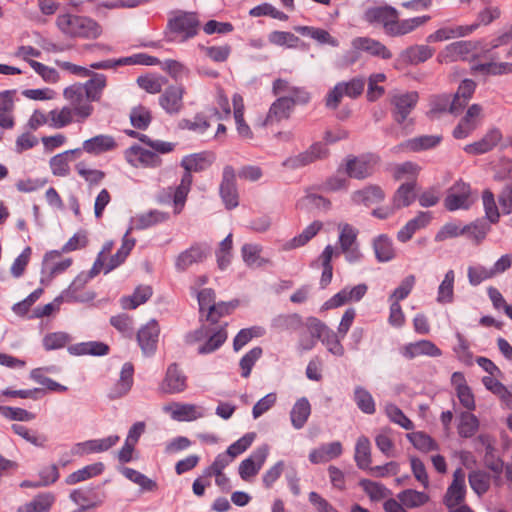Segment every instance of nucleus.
<instances>
[{
	"instance_id": "nucleus-1",
	"label": "nucleus",
	"mask_w": 512,
	"mask_h": 512,
	"mask_svg": "<svg viewBox=\"0 0 512 512\" xmlns=\"http://www.w3.org/2000/svg\"><path fill=\"white\" fill-rule=\"evenodd\" d=\"M56 24L62 33L71 38L94 40L103 31L101 25L96 20L87 16L69 13L58 15Z\"/></svg>"
},
{
	"instance_id": "nucleus-2",
	"label": "nucleus",
	"mask_w": 512,
	"mask_h": 512,
	"mask_svg": "<svg viewBox=\"0 0 512 512\" xmlns=\"http://www.w3.org/2000/svg\"><path fill=\"white\" fill-rule=\"evenodd\" d=\"M345 163H341L337 169L338 173L344 172L349 178L364 180L375 173V167L379 163V156L366 153L359 156L348 155Z\"/></svg>"
},
{
	"instance_id": "nucleus-3",
	"label": "nucleus",
	"mask_w": 512,
	"mask_h": 512,
	"mask_svg": "<svg viewBox=\"0 0 512 512\" xmlns=\"http://www.w3.org/2000/svg\"><path fill=\"white\" fill-rule=\"evenodd\" d=\"M95 298L92 290H63L52 302L34 308V318L48 317L60 309L62 303H87Z\"/></svg>"
},
{
	"instance_id": "nucleus-4",
	"label": "nucleus",
	"mask_w": 512,
	"mask_h": 512,
	"mask_svg": "<svg viewBox=\"0 0 512 512\" xmlns=\"http://www.w3.org/2000/svg\"><path fill=\"white\" fill-rule=\"evenodd\" d=\"M199 27L200 21L195 12L179 11L167 22L169 33L180 35L182 41L195 37L198 34Z\"/></svg>"
},
{
	"instance_id": "nucleus-5",
	"label": "nucleus",
	"mask_w": 512,
	"mask_h": 512,
	"mask_svg": "<svg viewBox=\"0 0 512 512\" xmlns=\"http://www.w3.org/2000/svg\"><path fill=\"white\" fill-rule=\"evenodd\" d=\"M236 177V171L232 165L224 166L219 185V195L227 210H232L239 205V191Z\"/></svg>"
},
{
	"instance_id": "nucleus-6",
	"label": "nucleus",
	"mask_w": 512,
	"mask_h": 512,
	"mask_svg": "<svg viewBox=\"0 0 512 512\" xmlns=\"http://www.w3.org/2000/svg\"><path fill=\"white\" fill-rule=\"evenodd\" d=\"M71 264L72 259H63L59 251L47 252L42 261L40 283L44 286L50 285L51 281L69 268Z\"/></svg>"
},
{
	"instance_id": "nucleus-7",
	"label": "nucleus",
	"mask_w": 512,
	"mask_h": 512,
	"mask_svg": "<svg viewBox=\"0 0 512 512\" xmlns=\"http://www.w3.org/2000/svg\"><path fill=\"white\" fill-rule=\"evenodd\" d=\"M363 19L369 24H381L386 34L392 36L398 11L389 5L370 7L364 12Z\"/></svg>"
},
{
	"instance_id": "nucleus-8",
	"label": "nucleus",
	"mask_w": 512,
	"mask_h": 512,
	"mask_svg": "<svg viewBox=\"0 0 512 512\" xmlns=\"http://www.w3.org/2000/svg\"><path fill=\"white\" fill-rule=\"evenodd\" d=\"M269 455V446L262 444L258 446L246 459L241 461L238 467V473L242 480L250 481L255 477Z\"/></svg>"
},
{
	"instance_id": "nucleus-9",
	"label": "nucleus",
	"mask_w": 512,
	"mask_h": 512,
	"mask_svg": "<svg viewBox=\"0 0 512 512\" xmlns=\"http://www.w3.org/2000/svg\"><path fill=\"white\" fill-rule=\"evenodd\" d=\"M470 196V185L460 179L449 188L448 194L444 199V206L448 211L469 209L473 204V200H470Z\"/></svg>"
},
{
	"instance_id": "nucleus-10",
	"label": "nucleus",
	"mask_w": 512,
	"mask_h": 512,
	"mask_svg": "<svg viewBox=\"0 0 512 512\" xmlns=\"http://www.w3.org/2000/svg\"><path fill=\"white\" fill-rule=\"evenodd\" d=\"M399 353L407 360L420 356L432 358L442 356V350L435 343L427 339L406 343L399 348Z\"/></svg>"
},
{
	"instance_id": "nucleus-11",
	"label": "nucleus",
	"mask_w": 512,
	"mask_h": 512,
	"mask_svg": "<svg viewBox=\"0 0 512 512\" xmlns=\"http://www.w3.org/2000/svg\"><path fill=\"white\" fill-rule=\"evenodd\" d=\"M419 94L416 91L397 95L392 99V116L399 125H404L412 110L416 107Z\"/></svg>"
},
{
	"instance_id": "nucleus-12",
	"label": "nucleus",
	"mask_w": 512,
	"mask_h": 512,
	"mask_svg": "<svg viewBox=\"0 0 512 512\" xmlns=\"http://www.w3.org/2000/svg\"><path fill=\"white\" fill-rule=\"evenodd\" d=\"M466 491L465 473L462 468H457L453 473L452 483L444 496L445 506L450 509L464 503Z\"/></svg>"
},
{
	"instance_id": "nucleus-13",
	"label": "nucleus",
	"mask_w": 512,
	"mask_h": 512,
	"mask_svg": "<svg viewBox=\"0 0 512 512\" xmlns=\"http://www.w3.org/2000/svg\"><path fill=\"white\" fill-rule=\"evenodd\" d=\"M160 328L156 320L152 319L142 326L137 333V342L146 356H152L157 350Z\"/></svg>"
},
{
	"instance_id": "nucleus-14",
	"label": "nucleus",
	"mask_w": 512,
	"mask_h": 512,
	"mask_svg": "<svg viewBox=\"0 0 512 512\" xmlns=\"http://www.w3.org/2000/svg\"><path fill=\"white\" fill-rule=\"evenodd\" d=\"M186 388L187 376L179 368L178 364H170L160 385V390L166 394H178L185 391Z\"/></svg>"
},
{
	"instance_id": "nucleus-15",
	"label": "nucleus",
	"mask_w": 512,
	"mask_h": 512,
	"mask_svg": "<svg viewBox=\"0 0 512 512\" xmlns=\"http://www.w3.org/2000/svg\"><path fill=\"white\" fill-rule=\"evenodd\" d=\"M210 253V247L203 243H194L181 252L176 258L175 266L179 271H185L191 265L203 262Z\"/></svg>"
},
{
	"instance_id": "nucleus-16",
	"label": "nucleus",
	"mask_w": 512,
	"mask_h": 512,
	"mask_svg": "<svg viewBox=\"0 0 512 512\" xmlns=\"http://www.w3.org/2000/svg\"><path fill=\"white\" fill-rule=\"evenodd\" d=\"M124 154L126 161L133 167H138L135 157H137L138 162L144 167L156 168L162 164V159L156 152L145 149L137 144L126 149Z\"/></svg>"
},
{
	"instance_id": "nucleus-17",
	"label": "nucleus",
	"mask_w": 512,
	"mask_h": 512,
	"mask_svg": "<svg viewBox=\"0 0 512 512\" xmlns=\"http://www.w3.org/2000/svg\"><path fill=\"white\" fill-rule=\"evenodd\" d=\"M85 91L81 83H75L64 89V97L74 106V112L81 120L90 117L94 111V107L89 104H81Z\"/></svg>"
},
{
	"instance_id": "nucleus-18",
	"label": "nucleus",
	"mask_w": 512,
	"mask_h": 512,
	"mask_svg": "<svg viewBox=\"0 0 512 512\" xmlns=\"http://www.w3.org/2000/svg\"><path fill=\"white\" fill-rule=\"evenodd\" d=\"M134 366L131 362L123 364L119 380L111 387L108 392V398L110 400H117L126 396L134 383Z\"/></svg>"
},
{
	"instance_id": "nucleus-19",
	"label": "nucleus",
	"mask_w": 512,
	"mask_h": 512,
	"mask_svg": "<svg viewBox=\"0 0 512 512\" xmlns=\"http://www.w3.org/2000/svg\"><path fill=\"white\" fill-rule=\"evenodd\" d=\"M184 92L182 85L168 86L159 97L160 106L170 115L179 113L183 108Z\"/></svg>"
},
{
	"instance_id": "nucleus-20",
	"label": "nucleus",
	"mask_w": 512,
	"mask_h": 512,
	"mask_svg": "<svg viewBox=\"0 0 512 512\" xmlns=\"http://www.w3.org/2000/svg\"><path fill=\"white\" fill-rule=\"evenodd\" d=\"M164 412L179 422H190L204 417V413L194 404L172 403L163 407Z\"/></svg>"
},
{
	"instance_id": "nucleus-21",
	"label": "nucleus",
	"mask_w": 512,
	"mask_h": 512,
	"mask_svg": "<svg viewBox=\"0 0 512 512\" xmlns=\"http://www.w3.org/2000/svg\"><path fill=\"white\" fill-rule=\"evenodd\" d=\"M476 82L472 79H464L461 81V83L458 86L457 92L455 93L449 112L451 114H459L463 111V109L466 107L469 99L472 98L475 89H476Z\"/></svg>"
},
{
	"instance_id": "nucleus-22",
	"label": "nucleus",
	"mask_w": 512,
	"mask_h": 512,
	"mask_svg": "<svg viewBox=\"0 0 512 512\" xmlns=\"http://www.w3.org/2000/svg\"><path fill=\"white\" fill-rule=\"evenodd\" d=\"M292 102L288 100V97H278L270 106L268 113L263 121V125H271L273 123H279L282 120H288L291 117L294 109L291 106Z\"/></svg>"
},
{
	"instance_id": "nucleus-23",
	"label": "nucleus",
	"mask_w": 512,
	"mask_h": 512,
	"mask_svg": "<svg viewBox=\"0 0 512 512\" xmlns=\"http://www.w3.org/2000/svg\"><path fill=\"white\" fill-rule=\"evenodd\" d=\"M351 198L355 204L369 207L382 202L385 199V192L379 185L370 184L354 191Z\"/></svg>"
},
{
	"instance_id": "nucleus-24",
	"label": "nucleus",
	"mask_w": 512,
	"mask_h": 512,
	"mask_svg": "<svg viewBox=\"0 0 512 512\" xmlns=\"http://www.w3.org/2000/svg\"><path fill=\"white\" fill-rule=\"evenodd\" d=\"M118 147V144L111 135H96L83 142V149L86 153L91 155H100L108 151H113Z\"/></svg>"
},
{
	"instance_id": "nucleus-25",
	"label": "nucleus",
	"mask_w": 512,
	"mask_h": 512,
	"mask_svg": "<svg viewBox=\"0 0 512 512\" xmlns=\"http://www.w3.org/2000/svg\"><path fill=\"white\" fill-rule=\"evenodd\" d=\"M34 382L40 387H34V400L42 397L45 393H64L68 388L43 374V369H34Z\"/></svg>"
},
{
	"instance_id": "nucleus-26",
	"label": "nucleus",
	"mask_w": 512,
	"mask_h": 512,
	"mask_svg": "<svg viewBox=\"0 0 512 512\" xmlns=\"http://www.w3.org/2000/svg\"><path fill=\"white\" fill-rule=\"evenodd\" d=\"M343 448L339 441L322 444L309 453V460L313 464L325 463L342 455Z\"/></svg>"
},
{
	"instance_id": "nucleus-27",
	"label": "nucleus",
	"mask_w": 512,
	"mask_h": 512,
	"mask_svg": "<svg viewBox=\"0 0 512 512\" xmlns=\"http://www.w3.org/2000/svg\"><path fill=\"white\" fill-rule=\"evenodd\" d=\"M502 134L498 129L490 130L485 136L471 144L464 147L466 153L472 155H480L491 151L501 141Z\"/></svg>"
},
{
	"instance_id": "nucleus-28",
	"label": "nucleus",
	"mask_w": 512,
	"mask_h": 512,
	"mask_svg": "<svg viewBox=\"0 0 512 512\" xmlns=\"http://www.w3.org/2000/svg\"><path fill=\"white\" fill-rule=\"evenodd\" d=\"M435 49L428 45H412L401 52L400 59L407 65H418L430 59Z\"/></svg>"
},
{
	"instance_id": "nucleus-29",
	"label": "nucleus",
	"mask_w": 512,
	"mask_h": 512,
	"mask_svg": "<svg viewBox=\"0 0 512 512\" xmlns=\"http://www.w3.org/2000/svg\"><path fill=\"white\" fill-rule=\"evenodd\" d=\"M352 46L355 49H360L372 56L380 57L385 60L392 58L391 51L384 44L368 37L355 38L352 41Z\"/></svg>"
},
{
	"instance_id": "nucleus-30",
	"label": "nucleus",
	"mask_w": 512,
	"mask_h": 512,
	"mask_svg": "<svg viewBox=\"0 0 512 512\" xmlns=\"http://www.w3.org/2000/svg\"><path fill=\"white\" fill-rule=\"evenodd\" d=\"M214 154L209 151H203L185 156L180 163L184 170L191 172H202L209 168L214 162Z\"/></svg>"
},
{
	"instance_id": "nucleus-31",
	"label": "nucleus",
	"mask_w": 512,
	"mask_h": 512,
	"mask_svg": "<svg viewBox=\"0 0 512 512\" xmlns=\"http://www.w3.org/2000/svg\"><path fill=\"white\" fill-rule=\"evenodd\" d=\"M311 415V404L306 397L299 398L290 411V421L294 429H302Z\"/></svg>"
},
{
	"instance_id": "nucleus-32",
	"label": "nucleus",
	"mask_w": 512,
	"mask_h": 512,
	"mask_svg": "<svg viewBox=\"0 0 512 512\" xmlns=\"http://www.w3.org/2000/svg\"><path fill=\"white\" fill-rule=\"evenodd\" d=\"M372 246L378 262H389L396 257L393 241L387 234L375 237Z\"/></svg>"
},
{
	"instance_id": "nucleus-33",
	"label": "nucleus",
	"mask_w": 512,
	"mask_h": 512,
	"mask_svg": "<svg viewBox=\"0 0 512 512\" xmlns=\"http://www.w3.org/2000/svg\"><path fill=\"white\" fill-rule=\"evenodd\" d=\"M109 351V346L100 341H87L68 346V352L75 356H105L109 353Z\"/></svg>"
},
{
	"instance_id": "nucleus-34",
	"label": "nucleus",
	"mask_w": 512,
	"mask_h": 512,
	"mask_svg": "<svg viewBox=\"0 0 512 512\" xmlns=\"http://www.w3.org/2000/svg\"><path fill=\"white\" fill-rule=\"evenodd\" d=\"M416 184V179H413L398 187L392 198L394 209L408 207L416 200Z\"/></svg>"
},
{
	"instance_id": "nucleus-35",
	"label": "nucleus",
	"mask_w": 512,
	"mask_h": 512,
	"mask_svg": "<svg viewBox=\"0 0 512 512\" xmlns=\"http://www.w3.org/2000/svg\"><path fill=\"white\" fill-rule=\"evenodd\" d=\"M132 228L130 227L123 236L122 245L117 250V252L112 255L109 259V262L106 265L105 273H108L121 265L130 254L132 249L136 244V240L134 238H129L128 235L131 233Z\"/></svg>"
},
{
	"instance_id": "nucleus-36",
	"label": "nucleus",
	"mask_w": 512,
	"mask_h": 512,
	"mask_svg": "<svg viewBox=\"0 0 512 512\" xmlns=\"http://www.w3.org/2000/svg\"><path fill=\"white\" fill-rule=\"evenodd\" d=\"M303 326V321L300 315L281 314L274 317L271 321V327L277 332H295Z\"/></svg>"
},
{
	"instance_id": "nucleus-37",
	"label": "nucleus",
	"mask_w": 512,
	"mask_h": 512,
	"mask_svg": "<svg viewBox=\"0 0 512 512\" xmlns=\"http://www.w3.org/2000/svg\"><path fill=\"white\" fill-rule=\"evenodd\" d=\"M91 78L83 85L85 96L90 102H98L101 99L102 91L107 85V78L104 74L94 72Z\"/></svg>"
},
{
	"instance_id": "nucleus-38",
	"label": "nucleus",
	"mask_w": 512,
	"mask_h": 512,
	"mask_svg": "<svg viewBox=\"0 0 512 512\" xmlns=\"http://www.w3.org/2000/svg\"><path fill=\"white\" fill-rule=\"evenodd\" d=\"M354 460L361 470H368L372 463L371 443L368 437L360 436L355 445Z\"/></svg>"
},
{
	"instance_id": "nucleus-39",
	"label": "nucleus",
	"mask_w": 512,
	"mask_h": 512,
	"mask_svg": "<svg viewBox=\"0 0 512 512\" xmlns=\"http://www.w3.org/2000/svg\"><path fill=\"white\" fill-rule=\"evenodd\" d=\"M442 141L441 136L435 135H423L419 137H415L413 139H409L399 145L400 148L408 149L413 152H419L423 150H428L436 147Z\"/></svg>"
},
{
	"instance_id": "nucleus-40",
	"label": "nucleus",
	"mask_w": 512,
	"mask_h": 512,
	"mask_svg": "<svg viewBox=\"0 0 512 512\" xmlns=\"http://www.w3.org/2000/svg\"><path fill=\"white\" fill-rule=\"evenodd\" d=\"M119 471L125 478L138 485L142 492H151L157 489L156 481L133 468L123 466Z\"/></svg>"
},
{
	"instance_id": "nucleus-41",
	"label": "nucleus",
	"mask_w": 512,
	"mask_h": 512,
	"mask_svg": "<svg viewBox=\"0 0 512 512\" xmlns=\"http://www.w3.org/2000/svg\"><path fill=\"white\" fill-rule=\"evenodd\" d=\"M104 464L102 462L93 463L90 465H87L70 475L66 478L65 482L68 485H75L79 482L88 480L90 478H93L95 476H98L103 473L104 471Z\"/></svg>"
},
{
	"instance_id": "nucleus-42",
	"label": "nucleus",
	"mask_w": 512,
	"mask_h": 512,
	"mask_svg": "<svg viewBox=\"0 0 512 512\" xmlns=\"http://www.w3.org/2000/svg\"><path fill=\"white\" fill-rule=\"evenodd\" d=\"M397 498L408 509L424 506L430 500L427 493L414 489H405L399 492Z\"/></svg>"
},
{
	"instance_id": "nucleus-43",
	"label": "nucleus",
	"mask_w": 512,
	"mask_h": 512,
	"mask_svg": "<svg viewBox=\"0 0 512 512\" xmlns=\"http://www.w3.org/2000/svg\"><path fill=\"white\" fill-rule=\"evenodd\" d=\"M227 339V331L225 327H221L216 331H210L205 342L198 347V354H210L218 350Z\"/></svg>"
},
{
	"instance_id": "nucleus-44",
	"label": "nucleus",
	"mask_w": 512,
	"mask_h": 512,
	"mask_svg": "<svg viewBox=\"0 0 512 512\" xmlns=\"http://www.w3.org/2000/svg\"><path fill=\"white\" fill-rule=\"evenodd\" d=\"M16 90H6L0 92V126L3 128H11L13 119L10 112L13 109V97Z\"/></svg>"
},
{
	"instance_id": "nucleus-45",
	"label": "nucleus",
	"mask_w": 512,
	"mask_h": 512,
	"mask_svg": "<svg viewBox=\"0 0 512 512\" xmlns=\"http://www.w3.org/2000/svg\"><path fill=\"white\" fill-rule=\"evenodd\" d=\"M359 485L369 496L371 501L383 500L391 494V491L380 482L362 479L360 480Z\"/></svg>"
},
{
	"instance_id": "nucleus-46",
	"label": "nucleus",
	"mask_w": 512,
	"mask_h": 512,
	"mask_svg": "<svg viewBox=\"0 0 512 512\" xmlns=\"http://www.w3.org/2000/svg\"><path fill=\"white\" fill-rule=\"evenodd\" d=\"M354 401L357 407L365 414L371 415L376 411L375 401L371 393L362 386L354 389Z\"/></svg>"
},
{
	"instance_id": "nucleus-47",
	"label": "nucleus",
	"mask_w": 512,
	"mask_h": 512,
	"mask_svg": "<svg viewBox=\"0 0 512 512\" xmlns=\"http://www.w3.org/2000/svg\"><path fill=\"white\" fill-rule=\"evenodd\" d=\"M468 480L471 489L478 495H484L490 488V475L482 470L469 473Z\"/></svg>"
},
{
	"instance_id": "nucleus-48",
	"label": "nucleus",
	"mask_w": 512,
	"mask_h": 512,
	"mask_svg": "<svg viewBox=\"0 0 512 512\" xmlns=\"http://www.w3.org/2000/svg\"><path fill=\"white\" fill-rule=\"evenodd\" d=\"M431 19L430 15H423L419 17H414L410 19H405L402 21H399V18L397 19V24L394 26L393 34L392 36H400L405 35L413 30H415L417 27L425 24Z\"/></svg>"
},
{
	"instance_id": "nucleus-49",
	"label": "nucleus",
	"mask_w": 512,
	"mask_h": 512,
	"mask_svg": "<svg viewBox=\"0 0 512 512\" xmlns=\"http://www.w3.org/2000/svg\"><path fill=\"white\" fill-rule=\"evenodd\" d=\"M233 240L232 234H228L219 244L216 251L217 265L221 270L226 269L232 258Z\"/></svg>"
},
{
	"instance_id": "nucleus-50",
	"label": "nucleus",
	"mask_w": 512,
	"mask_h": 512,
	"mask_svg": "<svg viewBox=\"0 0 512 512\" xmlns=\"http://www.w3.org/2000/svg\"><path fill=\"white\" fill-rule=\"evenodd\" d=\"M72 337L66 332H52L46 334L42 339V345L46 351L57 350L70 343Z\"/></svg>"
},
{
	"instance_id": "nucleus-51",
	"label": "nucleus",
	"mask_w": 512,
	"mask_h": 512,
	"mask_svg": "<svg viewBox=\"0 0 512 512\" xmlns=\"http://www.w3.org/2000/svg\"><path fill=\"white\" fill-rule=\"evenodd\" d=\"M195 292L200 314L206 313V318H211L215 309L214 290H195Z\"/></svg>"
},
{
	"instance_id": "nucleus-52",
	"label": "nucleus",
	"mask_w": 512,
	"mask_h": 512,
	"mask_svg": "<svg viewBox=\"0 0 512 512\" xmlns=\"http://www.w3.org/2000/svg\"><path fill=\"white\" fill-rule=\"evenodd\" d=\"M169 217L170 215L168 212L150 210L145 214H141L137 218L136 228L147 229L151 226L167 221Z\"/></svg>"
},
{
	"instance_id": "nucleus-53",
	"label": "nucleus",
	"mask_w": 512,
	"mask_h": 512,
	"mask_svg": "<svg viewBox=\"0 0 512 512\" xmlns=\"http://www.w3.org/2000/svg\"><path fill=\"white\" fill-rule=\"evenodd\" d=\"M412 445L422 452H429L438 449L437 443L426 433L417 431L407 435Z\"/></svg>"
},
{
	"instance_id": "nucleus-54",
	"label": "nucleus",
	"mask_w": 512,
	"mask_h": 512,
	"mask_svg": "<svg viewBox=\"0 0 512 512\" xmlns=\"http://www.w3.org/2000/svg\"><path fill=\"white\" fill-rule=\"evenodd\" d=\"M151 121V112L146 107L138 105L132 109L130 113V122L134 128L145 130L148 128Z\"/></svg>"
},
{
	"instance_id": "nucleus-55",
	"label": "nucleus",
	"mask_w": 512,
	"mask_h": 512,
	"mask_svg": "<svg viewBox=\"0 0 512 512\" xmlns=\"http://www.w3.org/2000/svg\"><path fill=\"white\" fill-rule=\"evenodd\" d=\"M478 427L479 421L475 415L471 413L461 414L458 424V433L461 437H472L478 430Z\"/></svg>"
},
{
	"instance_id": "nucleus-56",
	"label": "nucleus",
	"mask_w": 512,
	"mask_h": 512,
	"mask_svg": "<svg viewBox=\"0 0 512 512\" xmlns=\"http://www.w3.org/2000/svg\"><path fill=\"white\" fill-rule=\"evenodd\" d=\"M152 296V290H134L129 296H123L120 299L121 307L125 310L136 309L145 303Z\"/></svg>"
},
{
	"instance_id": "nucleus-57",
	"label": "nucleus",
	"mask_w": 512,
	"mask_h": 512,
	"mask_svg": "<svg viewBox=\"0 0 512 512\" xmlns=\"http://www.w3.org/2000/svg\"><path fill=\"white\" fill-rule=\"evenodd\" d=\"M387 417L394 423L398 424L406 430L414 428L413 422L403 413V411L395 404L388 403L385 406Z\"/></svg>"
},
{
	"instance_id": "nucleus-58",
	"label": "nucleus",
	"mask_w": 512,
	"mask_h": 512,
	"mask_svg": "<svg viewBox=\"0 0 512 512\" xmlns=\"http://www.w3.org/2000/svg\"><path fill=\"white\" fill-rule=\"evenodd\" d=\"M262 348L257 346L249 350L241 359L239 362V366L241 368V376L244 378H247L251 374V370L255 363L260 359L262 356Z\"/></svg>"
},
{
	"instance_id": "nucleus-59",
	"label": "nucleus",
	"mask_w": 512,
	"mask_h": 512,
	"mask_svg": "<svg viewBox=\"0 0 512 512\" xmlns=\"http://www.w3.org/2000/svg\"><path fill=\"white\" fill-rule=\"evenodd\" d=\"M319 340L322 341L331 354L339 357L344 355V347L342 346L337 333L329 327L325 330Z\"/></svg>"
},
{
	"instance_id": "nucleus-60",
	"label": "nucleus",
	"mask_w": 512,
	"mask_h": 512,
	"mask_svg": "<svg viewBox=\"0 0 512 512\" xmlns=\"http://www.w3.org/2000/svg\"><path fill=\"white\" fill-rule=\"evenodd\" d=\"M249 15L252 17H261V16H270L274 19H278L281 21H287L288 15L282 11L277 10L270 3H262L250 9Z\"/></svg>"
},
{
	"instance_id": "nucleus-61",
	"label": "nucleus",
	"mask_w": 512,
	"mask_h": 512,
	"mask_svg": "<svg viewBox=\"0 0 512 512\" xmlns=\"http://www.w3.org/2000/svg\"><path fill=\"white\" fill-rule=\"evenodd\" d=\"M200 49L208 58L217 63L227 61L232 52V47L230 44H225L222 46H200Z\"/></svg>"
},
{
	"instance_id": "nucleus-62",
	"label": "nucleus",
	"mask_w": 512,
	"mask_h": 512,
	"mask_svg": "<svg viewBox=\"0 0 512 512\" xmlns=\"http://www.w3.org/2000/svg\"><path fill=\"white\" fill-rule=\"evenodd\" d=\"M262 328L258 326H253L250 328L241 329L233 340V349L234 351H239L243 348L249 341H251L254 337H258L262 335Z\"/></svg>"
},
{
	"instance_id": "nucleus-63",
	"label": "nucleus",
	"mask_w": 512,
	"mask_h": 512,
	"mask_svg": "<svg viewBox=\"0 0 512 512\" xmlns=\"http://www.w3.org/2000/svg\"><path fill=\"white\" fill-rule=\"evenodd\" d=\"M256 438L255 432H248L241 438L233 442L226 450L227 454L233 459L246 451Z\"/></svg>"
},
{
	"instance_id": "nucleus-64",
	"label": "nucleus",
	"mask_w": 512,
	"mask_h": 512,
	"mask_svg": "<svg viewBox=\"0 0 512 512\" xmlns=\"http://www.w3.org/2000/svg\"><path fill=\"white\" fill-rule=\"evenodd\" d=\"M482 199L487 219L493 224L498 223L500 214L493 192L490 189H485L482 194Z\"/></svg>"
}]
</instances>
